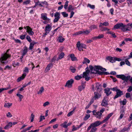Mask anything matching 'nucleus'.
<instances>
[{
	"mask_svg": "<svg viewBox=\"0 0 132 132\" xmlns=\"http://www.w3.org/2000/svg\"><path fill=\"white\" fill-rule=\"evenodd\" d=\"M26 32L30 36H32L34 34V32L32 31V29L30 27H28Z\"/></svg>",
	"mask_w": 132,
	"mask_h": 132,
	"instance_id": "9d476101",
	"label": "nucleus"
},
{
	"mask_svg": "<svg viewBox=\"0 0 132 132\" xmlns=\"http://www.w3.org/2000/svg\"><path fill=\"white\" fill-rule=\"evenodd\" d=\"M26 39L29 42H30L32 41V40L31 39L30 36L28 35H27L26 37Z\"/></svg>",
	"mask_w": 132,
	"mask_h": 132,
	"instance_id": "49530a36",
	"label": "nucleus"
},
{
	"mask_svg": "<svg viewBox=\"0 0 132 132\" xmlns=\"http://www.w3.org/2000/svg\"><path fill=\"white\" fill-rule=\"evenodd\" d=\"M64 55V53L63 52L61 53L59 55L58 57L56 59V60L58 61L59 59H61L63 58Z\"/></svg>",
	"mask_w": 132,
	"mask_h": 132,
	"instance_id": "bb28decb",
	"label": "nucleus"
},
{
	"mask_svg": "<svg viewBox=\"0 0 132 132\" xmlns=\"http://www.w3.org/2000/svg\"><path fill=\"white\" fill-rule=\"evenodd\" d=\"M30 2V0H27L26 1L23 2V3L24 4L27 5L29 4Z\"/></svg>",
	"mask_w": 132,
	"mask_h": 132,
	"instance_id": "3c124183",
	"label": "nucleus"
},
{
	"mask_svg": "<svg viewBox=\"0 0 132 132\" xmlns=\"http://www.w3.org/2000/svg\"><path fill=\"white\" fill-rule=\"evenodd\" d=\"M16 96L19 97L20 101H21V99L23 98V96L22 95L18 94H16Z\"/></svg>",
	"mask_w": 132,
	"mask_h": 132,
	"instance_id": "09e8293b",
	"label": "nucleus"
},
{
	"mask_svg": "<svg viewBox=\"0 0 132 132\" xmlns=\"http://www.w3.org/2000/svg\"><path fill=\"white\" fill-rule=\"evenodd\" d=\"M44 90V89L43 87H42L39 91L38 92V94H41Z\"/></svg>",
	"mask_w": 132,
	"mask_h": 132,
	"instance_id": "e433bc0d",
	"label": "nucleus"
},
{
	"mask_svg": "<svg viewBox=\"0 0 132 132\" xmlns=\"http://www.w3.org/2000/svg\"><path fill=\"white\" fill-rule=\"evenodd\" d=\"M97 37L98 39H100L103 38L104 35L102 34H99Z\"/></svg>",
	"mask_w": 132,
	"mask_h": 132,
	"instance_id": "4d7b16f0",
	"label": "nucleus"
},
{
	"mask_svg": "<svg viewBox=\"0 0 132 132\" xmlns=\"http://www.w3.org/2000/svg\"><path fill=\"white\" fill-rule=\"evenodd\" d=\"M127 91L129 92L132 91V86H130L127 89Z\"/></svg>",
	"mask_w": 132,
	"mask_h": 132,
	"instance_id": "338daca9",
	"label": "nucleus"
},
{
	"mask_svg": "<svg viewBox=\"0 0 132 132\" xmlns=\"http://www.w3.org/2000/svg\"><path fill=\"white\" fill-rule=\"evenodd\" d=\"M131 126V125H130L129 127L127 128L124 127L123 129L120 131V132H124L126 131H128L130 129V127Z\"/></svg>",
	"mask_w": 132,
	"mask_h": 132,
	"instance_id": "72a5a7b5",
	"label": "nucleus"
},
{
	"mask_svg": "<svg viewBox=\"0 0 132 132\" xmlns=\"http://www.w3.org/2000/svg\"><path fill=\"white\" fill-rule=\"evenodd\" d=\"M28 49L27 47H24V50L23 51L22 55L23 56L25 55L28 52Z\"/></svg>",
	"mask_w": 132,
	"mask_h": 132,
	"instance_id": "c85d7f7f",
	"label": "nucleus"
},
{
	"mask_svg": "<svg viewBox=\"0 0 132 132\" xmlns=\"http://www.w3.org/2000/svg\"><path fill=\"white\" fill-rule=\"evenodd\" d=\"M110 89H111L110 88L107 87L104 89L105 93L108 96H109L112 93L110 91Z\"/></svg>",
	"mask_w": 132,
	"mask_h": 132,
	"instance_id": "f8f14e48",
	"label": "nucleus"
},
{
	"mask_svg": "<svg viewBox=\"0 0 132 132\" xmlns=\"http://www.w3.org/2000/svg\"><path fill=\"white\" fill-rule=\"evenodd\" d=\"M96 88L97 89V90H99V91H100L101 90V85L99 83H97L96 84Z\"/></svg>",
	"mask_w": 132,
	"mask_h": 132,
	"instance_id": "2f4dec72",
	"label": "nucleus"
},
{
	"mask_svg": "<svg viewBox=\"0 0 132 132\" xmlns=\"http://www.w3.org/2000/svg\"><path fill=\"white\" fill-rule=\"evenodd\" d=\"M97 130V128L95 127H92L90 132H95Z\"/></svg>",
	"mask_w": 132,
	"mask_h": 132,
	"instance_id": "5fc2aeb1",
	"label": "nucleus"
},
{
	"mask_svg": "<svg viewBox=\"0 0 132 132\" xmlns=\"http://www.w3.org/2000/svg\"><path fill=\"white\" fill-rule=\"evenodd\" d=\"M74 7H73L71 5H69L68 9V12H70L74 10Z\"/></svg>",
	"mask_w": 132,
	"mask_h": 132,
	"instance_id": "393cba45",
	"label": "nucleus"
},
{
	"mask_svg": "<svg viewBox=\"0 0 132 132\" xmlns=\"http://www.w3.org/2000/svg\"><path fill=\"white\" fill-rule=\"evenodd\" d=\"M121 30L123 31H127L128 30V29H126L125 26L124 25L123 26V27H122V28H121Z\"/></svg>",
	"mask_w": 132,
	"mask_h": 132,
	"instance_id": "864d4df0",
	"label": "nucleus"
},
{
	"mask_svg": "<svg viewBox=\"0 0 132 132\" xmlns=\"http://www.w3.org/2000/svg\"><path fill=\"white\" fill-rule=\"evenodd\" d=\"M70 69L71 71L73 73H74L76 70V69L73 67H70Z\"/></svg>",
	"mask_w": 132,
	"mask_h": 132,
	"instance_id": "c03bdc74",
	"label": "nucleus"
},
{
	"mask_svg": "<svg viewBox=\"0 0 132 132\" xmlns=\"http://www.w3.org/2000/svg\"><path fill=\"white\" fill-rule=\"evenodd\" d=\"M109 119L107 117H106L101 122V123L102 124L106 122Z\"/></svg>",
	"mask_w": 132,
	"mask_h": 132,
	"instance_id": "680f3d73",
	"label": "nucleus"
},
{
	"mask_svg": "<svg viewBox=\"0 0 132 132\" xmlns=\"http://www.w3.org/2000/svg\"><path fill=\"white\" fill-rule=\"evenodd\" d=\"M36 43L35 42H33L31 43L30 44V45L29 47L30 50H31L32 49L34 45L36 44Z\"/></svg>",
	"mask_w": 132,
	"mask_h": 132,
	"instance_id": "7c9ffc66",
	"label": "nucleus"
},
{
	"mask_svg": "<svg viewBox=\"0 0 132 132\" xmlns=\"http://www.w3.org/2000/svg\"><path fill=\"white\" fill-rule=\"evenodd\" d=\"M101 30L102 31H109L110 29L108 28H107L106 27H102Z\"/></svg>",
	"mask_w": 132,
	"mask_h": 132,
	"instance_id": "a18cd8bd",
	"label": "nucleus"
},
{
	"mask_svg": "<svg viewBox=\"0 0 132 132\" xmlns=\"http://www.w3.org/2000/svg\"><path fill=\"white\" fill-rule=\"evenodd\" d=\"M64 40L65 39L62 36H59L58 39L59 42L60 43L63 42Z\"/></svg>",
	"mask_w": 132,
	"mask_h": 132,
	"instance_id": "f704fd0d",
	"label": "nucleus"
},
{
	"mask_svg": "<svg viewBox=\"0 0 132 132\" xmlns=\"http://www.w3.org/2000/svg\"><path fill=\"white\" fill-rule=\"evenodd\" d=\"M12 123L10 122L6 126L4 127V128L6 129H8L10 128L12 126Z\"/></svg>",
	"mask_w": 132,
	"mask_h": 132,
	"instance_id": "aec40b11",
	"label": "nucleus"
},
{
	"mask_svg": "<svg viewBox=\"0 0 132 132\" xmlns=\"http://www.w3.org/2000/svg\"><path fill=\"white\" fill-rule=\"evenodd\" d=\"M61 13L64 17H67L68 16V14L66 13L65 12H62Z\"/></svg>",
	"mask_w": 132,
	"mask_h": 132,
	"instance_id": "58836bf2",
	"label": "nucleus"
},
{
	"mask_svg": "<svg viewBox=\"0 0 132 132\" xmlns=\"http://www.w3.org/2000/svg\"><path fill=\"white\" fill-rule=\"evenodd\" d=\"M116 77L118 78L121 79L122 80L126 81L128 80L130 78L129 76H125L124 75H117Z\"/></svg>",
	"mask_w": 132,
	"mask_h": 132,
	"instance_id": "20e7f679",
	"label": "nucleus"
},
{
	"mask_svg": "<svg viewBox=\"0 0 132 132\" xmlns=\"http://www.w3.org/2000/svg\"><path fill=\"white\" fill-rule=\"evenodd\" d=\"M34 117L35 115L33 114V113L31 114L30 117V118L31 119V122H32L33 121Z\"/></svg>",
	"mask_w": 132,
	"mask_h": 132,
	"instance_id": "79ce46f5",
	"label": "nucleus"
},
{
	"mask_svg": "<svg viewBox=\"0 0 132 132\" xmlns=\"http://www.w3.org/2000/svg\"><path fill=\"white\" fill-rule=\"evenodd\" d=\"M107 34H109L111 35L114 38H116L117 36L115 35V33L112 31H109L106 32Z\"/></svg>",
	"mask_w": 132,
	"mask_h": 132,
	"instance_id": "b1692460",
	"label": "nucleus"
},
{
	"mask_svg": "<svg viewBox=\"0 0 132 132\" xmlns=\"http://www.w3.org/2000/svg\"><path fill=\"white\" fill-rule=\"evenodd\" d=\"M17 89V88H14L10 90L8 92V93L9 94H11L12 92L14 90H15Z\"/></svg>",
	"mask_w": 132,
	"mask_h": 132,
	"instance_id": "052dcab7",
	"label": "nucleus"
},
{
	"mask_svg": "<svg viewBox=\"0 0 132 132\" xmlns=\"http://www.w3.org/2000/svg\"><path fill=\"white\" fill-rule=\"evenodd\" d=\"M82 77L81 76H77L75 77V79L77 80H79Z\"/></svg>",
	"mask_w": 132,
	"mask_h": 132,
	"instance_id": "de8ad7c7",
	"label": "nucleus"
},
{
	"mask_svg": "<svg viewBox=\"0 0 132 132\" xmlns=\"http://www.w3.org/2000/svg\"><path fill=\"white\" fill-rule=\"evenodd\" d=\"M115 57H113L111 58V60L110 61V62L111 63H113L115 62Z\"/></svg>",
	"mask_w": 132,
	"mask_h": 132,
	"instance_id": "bf43d9fd",
	"label": "nucleus"
},
{
	"mask_svg": "<svg viewBox=\"0 0 132 132\" xmlns=\"http://www.w3.org/2000/svg\"><path fill=\"white\" fill-rule=\"evenodd\" d=\"M68 122V121H65L64 122L61 124L60 126H61L65 128H67V123Z\"/></svg>",
	"mask_w": 132,
	"mask_h": 132,
	"instance_id": "c756f323",
	"label": "nucleus"
},
{
	"mask_svg": "<svg viewBox=\"0 0 132 132\" xmlns=\"http://www.w3.org/2000/svg\"><path fill=\"white\" fill-rule=\"evenodd\" d=\"M105 109L103 108L101 110L99 111L96 112V110H94L92 111L93 114L95 116L99 119H101L102 116V114L105 111Z\"/></svg>",
	"mask_w": 132,
	"mask_h": 132,
	"instance_id": "f03ea898",
	"label": "nucleus"
},
{
	"mask_svg": "<svg viewBox=\"0 0 132 132\" xmlns=\"http://www.w3.org/2000/svg\"><path fill=\"white\" fill-rule=\"evenodd\" d=\"M69 2L68 1H66L65 3V5L64 6V8L65 9H67L68 6V3Z\"/></svg>",
	"mask_w": 132,
	"mask_h": 132,
	"instance_id": "8fccbe9b",
	"label": "nucleus"
},
{
	"mask_svg": "<svg viewBox=\"0 0 132 132\" xmlns=\"http://www.w3.org/2000/svg\"><path fill=\"white\" fill-rule=\"evenodd\" d=\"M51 128V127H49L46 128H45L44 130H43V132H48V131Z\"/></svg>",
	"mask_w": 132,
	"mask_h": 132,
	"instance_id": "6e6d98bb",
	"label": "nucleus"
},
{
	"mask_svg": "<svg viewBox=\"0 0 132 132\" xmlns=\"http://www.w3.org/2000/svg\"><path fill=\"white\" fill-rule=\"evenodd\" d=\"M130 97V94L128 93H127L126 94V98H129Z\"/></svg>",
	"mask_w": 132,
	"mask_h": 132,
	"instance_id": "774afa93",
	"label": "nucleus"
},
{
	"mask_svg": "<svg viewBox=\"0 0 132 132\" xmlns=\"http://www.w3.org/2000/svg\"><path fill=\"white\" fill-rule=\"evenodd\" d=\"M26 35H21L20 36V38L22 40H23L26 37Z\"/></svg>",
	"mask_w": 132,
	"mask_h": 132,
	"instance_id": "e2e57ef3",
	"label": "nucleus"
},
{
	"mask_svg": "<svg viewBox=\"0 0 132 132\" xmlns=\"http://www.w3.org/2000/svg\"><path fill=\"white\" fill-rule=\"evenodd\" d=\"M109 25V23L107 22H105L103 23H100V24L99 26V27H102L103 26H108Z\"/></svg>",
	"mask_w": 132,
	"mask_h": 132,
	"instance_id": "5701e85b",
	"label": "nucleus"
},
{
	"mask_svg": "<svg viewBox=\"0 0 132 132\" xmlns=\"http://www.w3.org/2000/svg\"><path fill=\"white\" fill-rule=\"evenodd\" d=\"M87 6L89 7L90 8L92 9H94L95 8V6L94 5H91L89 4H87Z\"/></svg>",
	"mask_w": 132,
	"mask_h": 132,
	"instance_id": "ea45409f",
	"label": "nucleus"
},
{
	"mask_svg": "<svg viewBox=\"0 0 132 132\" xmlns=\"http://www.w3.org/2000/svg\"><path fill=\"white\" fill-rule=\"evenodd\" d=\"M123 24L122 23H118L114 25L113 28L112 29V30L114 29H116L120 28L121 27H123Z\"/></svg>",
	"mask_w": 132,
	"mask_h": 132,
	"instance_id": "9b49d317",
	"label": "nucleus"
},
{
	"mask_svg": "<svg viewBox=\"0 0 132 132\" xmlns=\"http://www.w3.org/2000/svg\"><path fill=\"white\" fill-rule=\"evenodd\" d=\"M53 64L51 63H50L48 64L46 68L45 71L46 72H48L50 69V68H52L53 67Z\"/></svg>",
	"mask_w": 132,
	"mask_h": 132,
	"instance_id": "f3484780",
	"label": "nucleus"
},
{
	"mask_svg": "<svg viewBox=\"0 0 132 132\" xmlns=\"http://www.w3.org/2000/svg\"><path fill=\"white\" fill-rule=\"evenodd\" d=\"M23 71L26 73H28L29 72V69L27 67H25Z\"/></svg>",
	"mask_w": 132,
	"mask_h": 132,
	"instance_id": "69168bd1",
	"label": "nucleus"
},
{
	"mask_svg": "<svg viewBox=\"0 0 132 132\" xmlns=\"http://www.w3.org/2000/svg\"><path fill=\"white\" fill-rule=\"evenodd\" d=\"M90 32L89 30H86L85 31L81 30L73 34L74 35H78L79 34H83L85 35H87Z\"/></svg>",
	"mask_w": 132,
	"mask_h": 132,
	"instance_id": "39448f33",
	"label": "nucleus"
},
{
	"mask_svg": "<svg viewBox=\"0 0 132 132\" xmlns=\"http://www.w3.org/2000/svg\"><path fill=\"white\" fill-rule=\"evenodd\" d=\"M89 68L91 71V72L88 69V68L87 67L86 69V71L83 73L82 77L85 78V80L87 81H88L91 79L92 77L90 75L92 73H95L94 71L97 72L99 70L103 72L105 71L106 70V69L98 65H95L93 67L90 65L89 66Z\"/></svg>",
	"mask_w": 132,
	"mask_h": 132,
	"instance_id": "f257e3e1",
	"label": "nucleus"
},
{
	"mask_svg": "<svg viewBox=\"0 0 132 132\" xmlns=\"http://www.w3.org/2000/svg\"><path fill=\"white\" fill-rule=\"evenodd\" d=\"M94 97L95 99H98L101 96V94L99 92H95L94 93Z\"/></svg>",
	"mask_w": 132,
	"mask_h": 132,
	"instance_id": "a211bd4d",
	"label": "nucleus"
},
{
	"mask_svg": "<svg viewBox=\"0 0 132 132\" xmlns=\"http://www.w3.org/2000/svg\"><path fill=\"white\" fill-rule=\"evenodd\" d=\"M52 29V26L50 24H48L46 26L45 31V32H47L49 33L50 31Z\"/></svg>",
	"mask_w": 132,
	"mask_h": 132,
	"instance_id": "4468645a",
	"label": "nucleus"
},
{
	"mask_svg": "<svg viewBox=\"0 0 132 132\" xmlns=\"http://www.w3.org/2000/svg\"><path fill=\"white\" fill-rule=\"evenodd\" d=\"M122 104L123 105H125L126 104V99H124L123 100V101L121 102Z\"/></svg>",
	"mask_w": 132,
	"mask_h": 132,
	"instance_id": "0e129e2a",
	"label": "nucleus"
},
{
	"mask_svg": "<svg viewBox=\"0 0 132 132\" xmlns=\"http://www.w3.org/2000/svg\"><path fill=\"white\" fill-rule=\"evenodd\" d=\"M90 116V115L89 114H86L85 116L84 117V120H86L88 119Z\"/></svg>",
	"mask_w": 132,
	"mask_h": 132,
	"instance_id": "37998d69",
	"label": "nucleus"
},
{
	"mask_svg": "<svg viewBox=\"0 0 132 132\" xmlns=\"http://www.w3.org/2000/svg\"><path fill=\"white\" fill-rule=\"evenodd\" d=\"M117 94L115 96L114 99H116L118 97H120L121 95H122V92L119 89L117 90L116 91Z\"/></svg>",
	"mask_w": 132,
	"mask_h": 132,
	"instance_id": "6e6552de",
	"label": "nucleus"
},
{
	"mask_svg": "<svg viewBox=\"0 0 132 132\" xmlns=\"http://www.w3.org/2000/svg\"><path fill=\"white\" fill-rule=\"evenodd\" d=\"M77 46H80V47H81L82 48H86V45L82 43L80 44V42H78L77 44Z\"/></svg>",
	"mask_w": 132,
	"mask_h": 132,
	"instance_id": "a878e982",
	"label": "nucleus"
},
{
	"mask_svg": "<svg viewBox=\"0 0 132 132\" xmlns=\"http://www.w3.org/2000/svg\"><path fill=\"white\" fill-rule=\"evenodd\" d=\"M9 49L7 50L6 52L5 53L3 56L0 59L1 62L3 63H5V62L4 61L6 60L9 57H10V55L8 54V52L9 51Z\"/></svg>",
	"mask_w": 132,
	"mask_h": 132,
	"instance_id": "7ed1b4c3",
	"label": "nucleus"
},
{
	"mask_svg": "<svg viewBox=\"0 0 132 132\" xmlns=\"http://www.w3.org/2000/svg\"><path fill=\"white\" fill-rule=\"evenodd\" d=\"M117 128L116 127L113 128L112 130H110L109 131V132H115L117 131Z\"/></svg>",
	"mask_w": 132,
	"mask_h": 132,
	"instance_id": "13d9d810",
	"label": "nucleus"
},
{
	"mask_svg": "<svg viewBox=\"0 0 132 132\" xmlns=\"http://www.w3.org/2000/svg\"><path fill=\"white\" fill-rule=\"evenodd\" d=\"M70 56L72 61H74L77 60V58L75 56L74 54H70Z\"/></svg>",
	"mask_w": 132,
	"mask_h": 132,
	"instance_id": "6ab92c4d",
	"label": "nucleus"
},
{
	"mask_svg": "<svg viewBox=\"0 0 132 132\" xmlns=\"http://www.w3.org/2000/svg\"><path fill=\"white\" fill-rule=\"evenodd\" d=\"M90 62V61L88 59L85 57L84 58L83 61L82 62L83 64H85L87 63H89Z\"/></svg>",
	"mask_w": 132,
	"mask_h": 132,
	"instance_id": "4be33fe9",
	"label": "nucleus"
},
{
	"mask_svg": "<svg viewBox=\"0 0 132 132\" xmlns=\"http://www.w3.org/2000/svg\"><path fill=\"white\" fill-rule=\"evenodd\" d=\"M85 83H82L81 85L78 86V89L80 91H81L83 89H84L85 87Z\"/></svg>",
	"mask_w": 132,
	"mask_h": 132,
	"instance_id": "ddd939ff",
	"label": "nucleus"
},
{
	"mask_svg": "<svg viewBox=\"0 0 132 132\" xmlns=\"http://www.w3.org/2000/svg\"><path fill=\"white\" fill-rule=\"evenodd\" d=\"M47 14L46 13H42L41 14V18L44 20L49 21L50 20V19L47 18Z\"/></svg>",
	"mask_w": 132,
	"mask_h": 132,
	"instance_id": "1a4fd4ad",
	"label": "nucleus"
},
{
	"mask_svg": "<svg viewBox=\"0 0 132 132\" xmlns=\"http://www.w3.org/2000/svg\"><path fill=\"white\" fill-rule=\"evenodd\" d=\"M12 105V103H5L4 106L5 108H9Z\"/></svg>",
	"mask_w": 132,
	"mask_h": 132,
	"instance_id": "473e14b6",
	"label": "nucleus"
},
{
	"mask_svg": "<svg viewBox=\"0 0 132 132\" xmlns=\"http://www.w3.org/2000/svg\"><path fill=\"white\" fill-rule=\"evenodd\" d=\"M101 124H102L101 122H100L99 121H97L91 123V126H92V127H95L98 126Z\"/></svg>",
	"mask_w": 132,
	"mask_h": 132,
	"instance_id": "2eb2a0df",
	"label": "nucleus"
},
{
	"mask_svg": "<svg viewBox=\"0 0 132 132\" xmlns=\"http://www.w3.org/2000/svg\"><path fill=\"white\" fill-rule=\"evenodd\" d=\"M42 3L41 2H37L35 3V6L39 5L41 6H43V5H42Z\"/></svg>",
	"mask_w": 132,
	"mask_h": 132,
	"instance_id": "a19ab883",
	"label": "nucleus"
},
{
	"mask_svg": "<svg viewBox=\"0 0 132 132\" xmlns=\"http://www.w3.org/2000/svg\"><path fill=\"white\" fill-rule=\"evenodd\" d=\"M97 73L98 74L100 75H107L109 74V73L108 72H102L101 71H98L97 72Z\"/></svg>",
	"mask_w": 132,
	"mask_h": 132,
	"instance_id": "cd10ccee",
	"label": "nucleus"
},
{
	"mask_svg": "<svg viewBox=\"0 0 132 132\" xmlns=\"http://www.w3.org/2000/svg\"><path fill=\"white\" fill-rule=\"evenodd\" d=\"M26 75V73H24L22 76L19 77L17 79V81L19 82L21 81V80L23 79Z\"/></svg>",
	"mask_w": 132,
	"mask_h": 132,
	"instance_id": "dca6fc26",
	"label": "nucleus"
},
{
	"mask_svg": "<svg viewBox=\"0 0 132 132\" xmlns=\"http://www.w3.org/2000/svg\"><path fill=\"white\" fill-rule=\"evenodd\" d=\"M89 28L91 30L93 29L97 28V26L96 25H93L89 27Z\"/></svg>",
	"mask_w": 132,
	"mask_h": 132,
	"instance_id": "c9c22d12",
	"label": "nucleus"
},
{
	"mask_svg": "<svg viewBox=\"0 0 132 132\" xmlns=\"http://www.w3.org/2000/svg\"><path fill=\"white\" fill-rule=\"evenodd\" d=\"M125 108H124L123 107H122V108L121 109V110L120 112L121 114H125Z\"/></svg>",
	"mask_w": 132,
	"mask_h": 132,
	"instance_id": "4c0bfd02",
	"label": "nucleus"
},
{
	"mask_svg": "<svg viewBox=\"0 0 132 132\" xmlns=\"http://www.w3.org/2000/svg\"><path fill=\"white\" fill-rule=\"evenodd\" d=\"M125 62L126 64L127 65L130 66L131 65L130 63V62L128 60H125Z\"/></svg>",
	"mask_w": 132,
	"mask_h": 132,
	"instance_id": "603ef678",
	"label": "nucleus"
},
{
	"mask_svg": "<svg viewBox=\"0 0 132 132\" xmlns=\"http://www.w3.org/2000/svg\"><path fill=\"white\" fill-rule=\"evenodd\" d=\"M60 14L58 12H56L54 14V16L55 18L53 20L54 23H56L58 21L60 18Z\"/></svg>",
	"mask_w": 132,
	"mask_h": 132,
	"instance_id": "423d86ee",
	"label": "nucleus"
},
{
	"mask_svg": "<svg viewBox=\"0 0 132 132\" xmlns=\"http://www.w3.org/2000/svg\"><path fill=\"white\" fill-rule=\"evenodd\" d=\"M73 82V79H71L70 80L68 81L65 85V87H67L68 88H70L72 87V84Z\"/></svg>",
	"mask_w": 132,
	"mask_h": 132,
	"instance_id": "0eeeda50",
	"label": "nucleus"
},
{
	"mask_svg": "<svg viewBox=\"0 0 132 132\" xmlns=\"http://www.w3.org/2000/svg\"><path fill=\"white\" fill-rule=\"evenodd\" d=\"M108 104V102L105 100V98H104L102 100L101 105L102 106H105Z\"/></svg>",
	"mask_w": 132,
	"mask_h": 132,
	"instance_id": "412c9836",
	"label": "nucleus"
}]
</instances>
